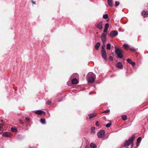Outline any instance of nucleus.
<instances>
[{"instance_id": "nucleus-1", "label": "nucleus", "mask_w": 148, "mask_h": 148, "mask_svg": "<svg viewBox=\"0 0 148 148\" xmlns=\"http://www.w3.org/2000/svg\"><path fill=\"white\" fill-rule=\"evenodd\" d=\"M114 49L115 52L117 56L119 58L121 59L123 57V51L116 46H115Z\"/></svg>"}, {"instance_id": "nucleus-2", "label": "nucleus", "mask_w": 148, "mask_h": 148, "mask_svg": "<svg viewBox=\"0 0 148 148\" xmlns=\"http://www.w3.org/2000/svg\"><path fill=\"white\" fill-rule=\"evenodd\" d=\"M108 29L104 28L103 32L102 33L101 36V38L104 45L106 41V36L107 35L106 32Z\"/></svg>"}, {"instance_id": "nucleus-3", "label": "nucleus", "mask_w": 148, "mask_h": 148, "mask_svg": "<svg viewBox=\"0 0 148 148\" xmlns=\"http://www.w3.org/2000/svg\"><path fill=\"white\" fill-rule=\"evenodd\" d=\"M101 53L102 58L105 61H107V58L106 53L103 46L102 47Z\"/></svg>"}, {"instance_id": "nucleus-4", "label": "nucleus", "mask_w": 148, "mask_h": 148, "mask_svg": "<svg viewBox=\"0 0 148 148\" xmlns=\"http://www.w3.org/2000/svg\"><path fill=\"white\" fill-rule=\"evenodd\" d=\"M91 75L92 76H90L88 77V82L89 83H92L94 82L95 81V79L94 77V76H95V75L92 72L88 74V75Z\"/></svg>"}, {"instance_id": "nucleus-5", "label": "nucleus", "mask_w": 148, "mask_h": 148, "mask_svg": "<svg viewBox=\"0 0 148 148\" xmlns=\"http://www.w3.org/2000/svg\"><path fill=\"white\" fill-rule=\"evenodd\" d=\"M97 135L99 138H103L105 135V131L103 130H100L97 133Z\"/></svg>"}, {"instance_id": "nucleus-6", "label": "nucleus", "mask_w": 148, "mask_h": 148, "mask_svg": "<svg viewBox=\"0 0 148 148\" xmlns=\"http://www.w3.org/2000/svg\"><path fill=\"white\" fill-rule=\"evenodd\" d=\"M118 34V32L117 31L114 30L110 32V36L111 37H114L117 36Z\"/></svg>"}, {"instance_id": "nucleus-7", "label": "nucleus", "mask_w": 148, "mask_h": 148, "mask_svg": "<svg viewBox=\"0 0 148 148\" xmlns=\"http://www.w3.org/2000/svg\"><path fill=\"white\" fill-rule=\"evenodd\" d=\"M132 142H131V141L129 139L128 140L125 141L124 144L123 146L125 147L126 146H129L130 145L131 143Z\"/></svg>"}, {"instance_id": "nucleus-8", "label": "nucleus", "mask_w": 148, "mask_h": 148, "mask_svg": "<svg viewBox=\"0 0 148 148\" xmlns=\"http://www.w3.org/2000/svg\"><path fill=\"white\" fill-rule=\"evenodd\" d=\"M102 23L103 22L102 21H101L99 23L97 24V27L100 29H101L103 28Z\"/></svg>"}, {"instance_id": "nucleus-9", "label": "nucleus", "mask_w": 148, "mask_h": 148, "mask_svg": "<svg viewBox=\"0 0 148 148\" xmlns=\"http://www.w3.org/2000/svg\"><path fill=\"white\" fill-rule=\"evenodd\" d=\"M2 136L4 137L9 138L10 137V135L8 132H4L2 134Z\"/></svg>"}, {"instance_id": "nucleus-10", "label": "nucleus", "mask_w": 148, "mask_h": 148, "mask_svg": "<svg viewBox=\"0 0 148 148\" xmlns=\"http://www.w3.org/2000/svg\"><path fill=\"white\" fill-rule=\"evenodd\" d=\"M78 81L77 79L76 78H73V79L71 81V82L72 84H75L77 83Z\"/></svg>"}, {"instance_id": "nucleus-11", "label": "nucleus", "mask_w": 148, "mask_h": 148, "mask_svg": "<svg viewBox=\"0 0 148 148\" xmlns=\"http://www.w3.org/2000/svg\"><path fill=\"white\" fill-rule=\"evenodd\" d=\"M142 14L144 17H147L148 16V12H147L143 11L142 12Z\"/></svg>"}, {"instance_id": "nucleus-12", "label": "nucleus", "mask_w": 148, "mask_h": 148, "mask_svg": "<svg viewBox=\"0 0 148 148\" xmlns=\"http://www.w3.org/2000/svg\"><path fill=\"white\" fill-rule=\"evenodd\" d=\"M108 3L109 5L112 7L113 5V3L112 0H108Z\"/></svg>"}, {"instance_id": "nucleus-13", "label": "nucleus", "mask_w": 148, "mask_h": 148, "mask_svg": "<svg viewBox=\"0 0 148 148\" xmlns=\"http://www.w3.org/2000/svg\"><path fill=\"white\" fill-rule=\"evenodd\" d=\"M43 111L42 110H36L35 112V113L37 114L40 115L43 113Z\"/></svg>"}, {"instance_id": "nucleus-14", "label": "nucleus", "mask_w": 148, "mask_h": 148, "mask_svg": "<svg viewBox=\"0 0 148 148\" xmlns=\"http://www.w3.org/2000/svg\"><path fill=\"white\" fill-rule=\"evenodd\" d=\"M116 66L118 68H121L122 67V65L121 63L118 62L116 64Z\"/></svg>"}, {"instance_id": "nucleus-15", "label": "nucleus", "mask_w": 148, "mask_h": 148, "mask_svg": "<svg viewBox=\"0 0 148 148\" xmlns=\"http://www.w3.org/2000/svg\"><path fill=\"white\" fill-rule=\"evenodd\" d=\"M96 116V115L94 114H88V117L89 118V119H92L95 116Z\"/></svg>"}, {"instance_id": "nucleus-16", "label": "nucleus", "mask_w": 148, "mask_h": 148, "mask_svg": "<svg viewBox=\"0 0 148 148\" xmlns=\"http://www.w3.org/2000/svg\"><path fill=\"white\" fill-rule=\"evenodd\" d=\"M100 43L98 42H97L95 46V48L96 50H97L100 45Z\"/></svg>"}, {"instance_id": "nucleus-17", "label": "nucleus", "mask_w": 148, "mask_h": 148, "mask_svg": "<svg viewBox=\"0 0 148 148\" xmlns=\"http://www.w3.org/2000/svg\"><path fill=\"white\" fill-rule=\"evenodd\" d=\"M135 137V135L134 134H133L132 136V137L129 138V139L130 140L131 142H133L134 139Z\"/></svg>"}, {"instance_id": "nucleus-18", "label": "nucleus", "mask_w": 148, "mask_h": 148, "mask_svg": "<svg viewBox=\"0 0 148 148\" xmlns=\"http://www.w3.org/2000/svg\"><path fill=\"white\" fill-rule=\"evenodd\" d=\"M129 45L126 44H124L123 45V47L126 49H128L129 48Z\"/></svg>"}, {"instance_id": "nucleus-19", "label": "nucleus", "mask_w": 148, "mask_h": 148, "mask_svg": "<svg viewBox=\"0 0 148 148\" xmlns=\"http://www.w3.org/2000/svg\"><path fill=\"white\" fill-rule=\"evenodd\" d=\"M90 147L91 148H95L96 147V145L92 143L90 144Z\"/></svg>"}, {"instance_id": "nucleus-20", "label": "nucleus", "mask_w": 148, "mask_h": 148, "mask_svg": "<svg viewBox=\"0 0 148 148\" xmlns=\"http://www.w3.org/2000/svg\"><path fill=\"white\" fill-rule=\"evenodd\" d=\"M40 122L42 124H45L46 123L45 120L44 119L41 118L40 119Z\"/></svg>"}, {"instance_id": "nucleus-21", "label": "nucleus", "mask_w": 148, "mask_h": 148, "mask_svg": "<svg viewBox=\"0 0 148 148\" xmlns=\"http://www.w3.org/2000/svg\"><path fill=\"white\" fill-rule=\"evenodd\" d=\"M106 48L107 49L110 50L111 49V45L110 43H108L107 45Z\"/></svg>"}, {"instance_id": "nucleus-22", "label": "nucleus", "mask_w": 148, "mask_h": 148, "mask_svg": "<svg viewBox=\"0 0 148 148\" xmlns=\"http://www.w3.org/2000/svg\"><path fill=\"white\" fill-rule=\"evenodd\" d=\"M95 127H92L91 129V132L92 134H94L95 133Z\"/></svg>"}, {"instance_id": "nucleus-23", "label": "nucleus", "mask_w": 148, "mask_h": 148, "mask_svg": "<svg viewBox=\"0 0 148 148\" xmlns=\"http://www.w3.org/2000/svg\"><path fill=\"white\" fill-rule=\"evenodd\" d=\"M11 131L12 132H15L17 131V129L15 128L12 127L11 128Z\"/></svg>"}, {"instance_id": "nucleus-24", "label": "nucleus", "mask_w": 148, "mask_h": 148, "mask_svg": "<svg viewBox=\"0 0 148 148\" xmlns=\"http://www.w3.org/2000/svg\"><path fill=\"white\" fill-rule=\"evenodd\" d=\"M103 18L104 19H106L108 18V15L107 14H106L103 15Z\"/></svg>"}, {"instance_id": "nucleus-25", "label": "nucleus", "mask_w": 148, "mask_h": 148, "mask_svg": "<svg viewBox=\"0 0 148 148\" xmlns=\"http://www.w3.org/2000/svg\"><path fill=\"white\" fill-rule=\"evenodd\" d=\"M122 119L124 120H125L127 119V117L126 115H123L121 117Z\"/></svg>"}, {"instance_id": "nucleus-26", "label": "nucleus", "mask_w": 148, "mask_h": 148, "mask_svg": "<svg viewBox=\"0 0 148 148\" xmlns=\"http://www.w3.org/2000/svg\"><path fill=\"white\" fill-rule=\"evenodd\" d=\"M141 140V137H140L138 138L137 139V142L138 143H140Z\"/></svg>"}, {"instance_id": "nucleus-27", "label": "nucleus", "mask_w": 148, "mask_h": 148, "mask_svg": "<svg viewBox=\"0 0 148 148\" xmlns=\"http://www.w3.org/2000/svg\"><path fill=\"white\" fill-rule=\"evenodd\" d=\"M109 27V25L108 24V23H106L105 24V27L104 28L108 29V28Z\"/></svg>"}, {"instance_id": "nucleus-28", "label": "nucleus", "mask_w": 148, "mask_h": 148, "mask_svg": "<svg viewBox=\"0 0 148 148\" xmlns=\"http://www.w3.org/2000/svg\"><path fill=\"white\" fill-rule=\"evenodd\" d=\"M127 62L129 63L130 64L132 62V60L130 59L129 58V59H127Z\"/></svg>"}, {"instance_id": "nucleus-29", "label": "nucleus", "mask_w": 148, "mask_h": 148, "mask_svg": "<svg viewBox=\"0 0 148 148\" xmlns=\"http://www.w3.org/2000/svg\"><path fill=\"white\" fill-rule=\"evenodd\" d=\"M111 125V123H109L106 125V127H109Z\"/></svg>"}, {"instance_id": "nucleus-30", "label": "nucleus", "mask_w": 148, "mask_h": 148, "mask_svg": "<svg viewBox=\"0 0 148 148\" xmlns=\"http://www.w3.org/2000/svg\"><path fill=\"white\" fill-rule=\"evenodd\" d=\"M119 2L118 1H116L115 3V5L116 6H117L119 5Z\"/></svg>"}, {"instance_id": "nucleus-31", "label": "nucleus", "mask_w": 148, "mask_h": 148, "mask_svg": "<svg viewBox=\"0 0 148 148\" xmlns=\"http://www.w3.org/2000/svg\"><path fill=\"white\" fill-rule=\"evenodd\" d=\"M110 111V110L109 109H107V110L104 111L103 113H108Z\"/></svg>"}, {"instance_id": "nucleus-32", "label": "nucleus", "mask_w": 148, "mask_h": 148, "mask_svg": "<svg viewBox=\"0 0 148 148\" xmlns=\"http://www.w3.org/2000/svg\"><path fill=\"white\" fill-rule=\"evenodd\" d=\"M109 59L110 61H112L113 60V58L112 56H110L109 58Z\"/></svg>"}, {"instance_id": "nucleus-33", "label": "nucleus", "mask_w": 148, "mask_h": 148, "mask_svg": "<svg viewBox=\"0 0 148 148\" xmlns=\"http://www.w3.org/2000/svg\"><path fill=\"white\" fill-rule=\"evenodd\" d=\"M130 64H131L132 66H134L135 65V63L134 62H131Z\"/></svg>"}, {"instance_id": "nucleus-34", "label": "nucleus", "mask_w": 148, "mask_h": 148, "mask_svg": "<svg viewBox=\"0 0 148 148\" xmlns=\"http://www.w3.org/2000/svg\"><path fill=\"white\" fill-rule=\"evenodd\" d=\"M25 119L26 120L28 121V122H29L30 121V119L29 118H27V117H26L25 118Z\"/></svg>"}, {"instance_id": "nucleus-35", "label": "nucleus", "mask_w": 148, "mask_h": 148, "mask_svg": "<svg viewBox=\"0 0 148 148\" xmlns=\"http://www.w3.org/2000/svg\"><path fill=\"white\" fill-rule=\"evenodd\" d=\"M130 49L131 51H135V48H130Z\"/></svg>"}, {"instance_id": "nucleus-36", "label": "nucleus", "mask_w": 148, "mask_h": 148, "mask_svg": "<svg viewBox=\"0 0 148 148\" xmlns=\"http://www.w3.org/2000/svg\"><path fill=\"white\" fill-rule=\"evenodd\" d=\"M96 125L97 126H99L98 121H97L95 123Z\"/></svg>"}, {"instance_id": "nucleus-37", "label": "nucleus", "mask_w": 148, "mask_h": 148, "mask_svg": "<svg viewBox=\"0 0 148 148\" xmlns=\"http://www.w3.org/2000/svg\"><path fill=\"white\" fill-rule=\"evenodd\" d=\"M51 101H48L47 102V103L48 104H49V105H50V104L51 103Z\"/></svg>"}, {"instance_id": "nucleus-38", "label": "nucleus", "mask_w": 148, "mask_h": 148, "mask_svg": "<svg viewBox=\"0 0 148 148\" xmlns=\"http://www.w3.org/2000/svg\"><path fill=\"white\" fill-rule=\"evenodd\" d=\"M130 144L131 145L132 147H133V145H134V144H133V142H132V143H131Z\"/></svg>"}, {"instance_id": "nucleus-39", "label": "nucleus", "mask_w": 148, "mask_h": 148, "mask_svg": "<svg viewBox=\"0 0 148 148\" xmlns=\"http://www.w3.org/2000/svg\"><path fill=\"white\" fill-rule=\"evenodd\" d=\"M140 143L136 142V145L137 147H138V145H139Z\"/></svg>"}, {"instance_id": "nucleus-40", "label": "nucleus", "mask_w": 148, "mask_h": 148, "mask_svg": "<svg viewBox=\"0 0 148 148\" xmlns=\"http://www.w3.org/2000/svg\"><path fill=\"white\" fill-rule=\"evenodd\" d=\"M2 127V125L1 124H0V130H1V128Z\"/></svg>"}, {"instance_id": "nucleus-41", "label": "nucleus", "mask_w": 148, "mask_h": 148, "mask_svg": "<svg viewBox=\"0 0 148 148\" xmlns=\"http://www.w3.org/2000/svg\"><path fill=\"white\" fill-rule=\"evenodd\" d=\"M32 3H33L34 4H36V2L35 1H32Z\"/></svg>"}, {"instance_id": "nucleus-42", "label": "nucleus", "mask_w": 148, "mask_h": 148, "mask_svg": "<svg viewBox=\"0 0 148 148\" xmlns=\"http://www.w3.org/2000/svg\"><path fill=\"white\" fill-rule=\"evenodd\" d=\"M75 75L76 76V77H78V75L77 74H75Z\"/></svg>"}, {"instance_id": "nucleus-43", "label": "nucleus", "mask_w": 148, "mask_h": 148, "mask_svg": "<svg viewBox=\"0 0 148 148\" xmlns=\"http://www.w3.org/2000/svg\"><path fill=\"white\" fill-rule=\"evenodd\" d=\"M43 113L44 114H45V112H44V111H43Z\"/></svg>"}, {"instance_id": "nucleus-44", "label": "nucleus", "mask_w": 148, "mask_h": 148, "mask_svg": "<svg viewBox=\"0 0 148 148\" xmlns=\"http://www.w3.org/2000/svg\"><path fill=\"white\" fill-rule=\"evenodd\" d=\"M20 121H21V123H23V122H22V121L21 120Z\"/></svg>"}, {"instance_id": "nucleus-45", "label": "nucleus", "mask_w": 148, "mask_h": 148, "mask_svg": "<svg viewBox=\"0 0 148 148\" xmlns=\"http://www.w3.org/2000/svg\"><path fill=\"white\" fill-rule=\"evenodd\" d=\"M61 101L59 100V101Z\"/></svg>"}]
</instances>
